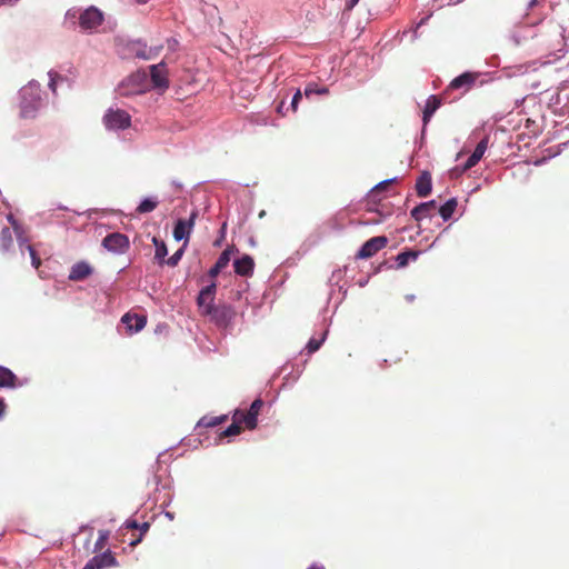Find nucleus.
I'll list each match as a JSON object with an SVG mask.
<instances>
[{"mask_svg": "<svg viewBox=\"0 0 569 569\" xmlns=\"http://www.w3.org/2000/svg\"><path fill=\"white\" fill-rule=\"evenodd\" d=\"M152 242L156 246L154 259H157L160 264H163L166 261L164 258L168 254L167 246L162 240L158 239L157 237L152 238Z\"/></svg>", "mask_w": 569, "mask_h": 569, "instance_id": "nucleus-25", "label": "nucleus"}, {"mask_svg": "<svg viewBox=\"0 0 569 569\" xmlns=\"http://www.w3.org/2000/svg\"><path fill=\"white\" fill-rule=\"evenodd\" d=\"M301 98H302L301 91L297 90L291 100V109L293 112H296L298 110V103L301 100Z\"/></svg>", "mask_w": 569, "mask_h": 569, "instance_id": "nucleus-37", "label": "nucleus"}, {"mask_svg": "<svg viewBox=\"0 0 569 569\" xmlns=\"http://www.w3.org/2000/svg\"><path fill=\"white\" fill-rule=\"evenodd\" d=\"M360 0H349L346 4L347 10L353 9Z\"/></svg>", "mask_w": 569, "mask_h": 569, "instance_id": "nucleus-41", "label": "nucleus"}, {"mask_svg": "<svg viewBox=\"0 0 569 569\" xmlns=\"http://www.w3.org/2000/svg\"><path fill=\"white\" fill-rule=\"evenodd\" d=\"M150 78L154 88L164 90L169 87L168 72L164 62L150 67Z\"/></svg>", "mask_w": 569, "mask_h": 569, "instance_id": "nucleus-12", "label": "nucleus"}, {"mask_svg": "<svg viewBox=\"0 0 569 569\" xmlns=\"http://www.w3.org/2000/svg\"><path fill=\"white\" fill-rule=\"evenodd\" d=\"M137 56H138V57H141V58H143V59H149V57H148V56H144L143 53H137Z\"/></svg>", "mask_w": 569, "mask_h": 569, "instance_id": "nucleus-48", "label": "nucleus"}, {"mask_svg": "<svg viewBox=\"0 0 569 569\" xmlns=\"http://www.w3.org/2000/svg\"><path fill=\"white\" fill-rule=\"evenodd\" d=\"M241 423L242 422L233 419V423L230 425L224 431H222L220 433V437H233L240 435V432L242 431Z\"/></svg>", "mask_w": 569, "mask_h": 569, "instance_id": "nucleus-28", "label": "nucleus"}, {"mask_svg": "<svg viewBox=\"0 0 569 569\" xmlns=\"http://www.w3.org/2000/svg\"><path fill=\"white\" fill-rule=\"evenodd\" d=\"M328 94L329 89L327 87L319 88L315 83H309L305 89V94L307 98H309L311 94Z\"/></svg>", "mask_w": 569, "mask_h": 569, "instance_id": "nucleus-29", "label": "nucleus"}, {"mask_svg": "<svg viewBox=\"0 0 569 569\" xmlns=\"http://www.w3.org/2000/svg\"><path fill=\"white\" fill-rule=\"evenodd\" d=\"M128 84H134L132 90L124 91L123 93H141L147 88V74L146 72H136L128 78Z\"/></svg>", "mask_w": 569, "mask_h": 569, "instance_id": "nucleus-19", "label": "nucleus"}, {"mask_svg": "<svg viewBox=\"0 0 569 569\" xmlns=\"http://www.w3.org/2000/svg\"><path fill=\"white\" fill-rule=\"evenodd\" d=\"M457 200L455 198H451L439 208V214L445 221H447L452 217L453 212L457 209Z\"/></svg>", "mask_w": 569, "mask_h": 569, "instance_id": "nucleus-24", "label": "nucleus"}, {"mask_svg": "<svg viewBox=\"0 0 569 569\" xmlns=\"http://www.w3.org/2000/svg\"><path fill=\"white\" fill-rule=\"evenodd\" d=\"M18 377L8 368L0 366V388L17 387Z\"/></svg>", "mask_w": 569, "mask_h": 569, "instance_id": "nucleus-22", "label": "nucleus"}, {"mask_svg": "<svg viewBox=\"0 0 569 569\" xmlns=\"http://www.w3.org/2000/svg\"><path fill=\"white\" fill-rule=\"evenodd\" d=\"M263 407V401L261 399H256L249 410L247 412L237 410L233 415V419L243 422L244 426L252 430L257 427L258 416L260 413L261 408Z\"/></svg>", "mask_w": 569, "mask_h": 569, "instance_id": "nucleus-4", "label": "nucleus"}, {"mask_svg": "<svg viewBox=\"0 0 569 569\" xmlns=\"http://www.w3.org/2000/svg\"><path fill=\"white\" fill-rule=\"evenodd\" d=\"M108 538H109V532L106 530H100L99 537L94 543L93 552L101 551L106 547Z\"/></svg>", "mask_w": 569, "mask_h": 569, "instance_id": "nucleus-30", "label": "nucleus"}, {"mask_svg": "<svg viewBox=\"0 0 569 569\" xmlns=\"http://www.w3.org/2000/svg\"><path fill=\"white\" fill-rule=\"evenodd\" d=\"M182 249L176 251L168 260L164 261V263H167L170 267L177 266L182 257Z\"/></svg>", "mask_w": 569, "mask_h": 569, "instance_id": "nucleus-35", "label": "nucleus"}, {"mask_svg": "<svg viewBox=\"0 0 569 569\" xmlns=\"http://www.w3.org/2000/svg\"><path fill=\"white\" fill-rule=\"evenodd\" d=\"M231 250V248H227L221 252L213 267L209 270L210 277H217L220 273V271L228 266L230 261Z\"/></svg>", "mask_w": 569, "mask_h": 569, "instance_id": "nucleus-21", "label": "nucleus"}, {"mask_svg": "<svg viewBox=\"0 0 569 569\" xmlns=\"http://www.w3.org/2000/svg\"><path fill=\"white\" fill-rule=\"evenodd\" d=\"M20 114L22 118H33L41 106V90L39 84L29 83L20 90Z\"/></svg>", "mask_w": 569, "mask_h": 569, "instance_id": "nucleus-1", "label": "nucleus"}, {"mask_svg": "<svg viewBox=\"0 0 569 569\" xmlns=\"http://www.w3.org/2000/svg\"><path fill=\"white\" fill-rule=\"evenodd\" d=\"M216 283L204 287L199 292L197 298V303L200 309L201 315L207 316L211 309L214 307V296H216Z\"/></svg>", "mask_w": 569, "mask_h": 569, "instance_id": "nucleus-9", "label": "nucleus"}, {"mask_svg": "<svg viewBox=\"0 0 569 569\" xmlns=\"http://www.w3.org/2000/svg\"><path fill=\"white\" fill-rule=\"evenodd\" d=\"M259 217H264V211H261Z\"/></svg>", "mask_w": 569, "mask_h": 569, "instance_id": "nucleus-52", "label": "nucleus"}, {"mask_svg": "<svg viewBox=\"0 0 569 569\" xmlns=\"http://www.w3.org/2000/svg\"><path fill=\"white\" fill-rule=\"evenodd\" d=\"M480 160L478 158H475V154H471L466 164H465V169H471L472 167H475Z\"/></svg>", "mask_w": 569, "mask_h": 569, "instance_id": "nucleus-39", "label": "nucleus"}, {"mask_svg": "<svg viewBox=\"0 0 569 569\" xmlns=\"http://www.w3.org/2000/svg\"><path fill=\"white\" fill-rule=\"evenodd\" d=\"M49 88L52 90L53 93L57 91V83L58 81H62L63 77H61L59 73L50 71L49 72Z\"/></svg>", "mask_w": 569, "mask_h": 569, "instance_id": "nucleus-33", "label": "nucleus"}, {"mask_svg": "<svg viewBox=\"0 0 569 569\" xmlns=\"http://www.w3.org/2000/svg\"><path fill=\"white\" fill-rule=\"evenodd\" d=\"M432 181L431 174L428 171L421 173L416 182V192L419 197H427L431 193Z\"/></svg>", "mask_w": 569, "mask_h": 569, "instance_id": "nucleus-18", "label": "nucleus"}, {"mask_svg": "<svg viewBox=\"0 0 569 569\" xmlns=\"http://www.w3.org/2000/svg\"><path fill=\"white\" fill-rule=\"evenodd\" d=\"M121 322L126 326L129 333L139 332L147 325V318L137 313H126L121 318Z\"/></svg>", "mask_w": 569, "mask_h": 569, "instance_id": "nucleus-14", "label": "nucleus"}, {"mask_svg": "<svg viewBox=\"0 0 569 569\" xmlns=\"http://www.w3.org/2000/svg\"><path fill=\"white\" fill-rule=\"evenodd\" d=\"M127 527L132 528V529H138L139 525L137 523V521L133 520V521L127 522Z\"/></svg>", "mask_w": 569, "mask_h": 569, "instance_id": "nucleus-44", "label": "nucleus"}, {"mask_svg": "<svg viewBox=\"0 0 569 569\" xmlns=\"http://www.w3.org/2000/svg\"><path fill=\"white\" fill-rule=\"evenodd\" d=\"M28 251H29V254H30V258H31V264L36 269H39V267L41 266V259L38 256L37 251L34 250V248L31 244H28Z\"/></svg>", "mask_w": 569, "mask_h": 569, "instance_id": "nucleus-34", "label": "nucleus"}, {"mask_svg": "<svg viewBox=\"0 0 569 569\" xmlns=\"http://www.w3.org/2000/svg\"><path fill=\"white\" fill-rule=\"evenodd\" d=\"M140 540H141V538H139V539H137V540L132 541L130 545H131V546H136Z\"/></svg>", "mask_w": 569, "mask_h": 569, "instance_id": "nucleus-49", "label": "nucleus"}, {"mask_svg": "<svg viewBox=\"0 0 569 569\" xmlns=\"http://www.w3.org/2000/svg\"><path fill=\"white\" fill-rule=\"evenodd\" d=\"M488 143H489V138L488 137H485L483 139H481L479 141V143L477 144L475 151L472 152V154H475V158H478L479 160L483 157L487 148H488Z\"/></svg>", "mask_w": 569, "mask_h": 569, "instance_id": "nucleus-32", "label": "nucleus"}, {"mask_svg": "<svg viewBox=\"0 0 569 569\" xmlns=\"http://www.w3.org/2000/svg\"><path fill=\"white\" fill-rule=\"evenodd\" d=\"M103 13L96 7L84 10L79 17V24L83 30H92L101 26Z\"/></svg>", "mask_w": 569, "mask_h": 569, "instance_id": "nucleus-7", "label": "nucleus"}, {"mask_svg": "<svg viewBox=\"0 0 569 569\" xmlns=\"http://www.w3.org/2000/svg\"><path fill=\"white\" fill-rule=\"evenodd\" d=\"M234 272L241 277H250L253 273L254 261L249 254L242 256L233 262Z\"/></svg>", "mask_w": 569, "mask_h": 569, "instance_id": "nucleus-16", "label": "nucleus"}, {"mask_svg": "<svg viewBox=\"0 0 569 569\" xmlns=\"http://www.w3.org/2000/svg\"><path fill=\"white\" fill-rule=\"evenodd\" d=\"M381 221V219H376V218H372V219H368V223H379Z\"/></svg>", "mask_w": 569, "mask_h": 569, "instance_id": "nucleus-47", "label": "nucleus"}, {"mask_svg": "<svg viewBox=\"0 0 569 569\" xmlns=\"http://www.w3.org/2000/svg\"><path fill=\"white\" fill-rule=\"evenodd\" d=\"M103 123L108 130H123L131 126V117L124 110L108 109L103 116Z\"/></svg>", "mask_w": 569, "mask_h": 569, "instance_id": "nucleus-2", "label": "nucleus"}, {"mask_svg": "<svg viewBox=\"0 0 569 569\" xmlns=\"http://www.w3.org/2000/svg\"><path fill=\"white\" fill-rule=\"evenodd\" d=\"M11 227H3L0 232V251L8 252L13 246Z\"/></svg>", "mask_w": 569, "mask_h": 569, "instance_id": "nucleus-23", "label": "nucleus"}, {"mask_svg": "<svg viewBox=\"0 0 569 569\" xmlns=\"http://www.w3.org/2000/svg\"><path fill=\"white\" fill-rule=\"evenodd\" d=\"M322 340L323 339H320V340L315 339V338L310 339L307 345V349H308L309 353L316 352L321 347Z\"/></svg>", "mask_w": 569, "mask_h": 569, "instance_id": "nucleus-36", "label": "nucleus"}, {"mask_svg": "<svg viewBox=\"0 0 569 569\" xmlns=\"http://www.w3.org/2000/svg\"><path fill=\"white\" fill-rule=\"evenodd\" d=\"M150 525L148 522H143L141 526H139V529L141 530V533H144L149 530Z\"/></svg>", "mask_w": 569, "mask_h": 569, "instance_id": "nucleus-42", "label": "nucleus"}, {"mask_svg": "<svg viewBox=\"0 0 569 569\" xmlns=\"http://www.w3.org/2000/svg\"><path fill=\"white\" fill-rule=\"evenodd\" d=\"M137 1H138V2H140V3H146V2H148V0H137Z\"/></svg>", "mask_w": 569, "mask_h": 569, "instance_id": "nucleus-51", "label": "nucleus"}, {"mask_svg": "<svg viewBox=\"0 0 569 569\" xmlns=\"http://www.w3.org/2000/svg\"><path fill=\"white\" fill-rule=\"evenodd\" d=\"M417 257V251H405L397 256L396 261L399 268H403L408 264L409 260H415Z\"/></svg>", "mask_w": 569, "mask_h": 569, "instance_id": "nucleus-27", "label": "nucleus"}, {"mask_svg": "<svg viewBox=\"0 0 569 569\" xmlns=\"http://www.w3.org/2000/svg\"><path fill=\"white\" fill-rule=\"evenodd\" d=\"M118 566L112 551L107 550L92 557L82 569H107Z\"/></svg>", "mask_w": 569, "mask_h": 569, "instance_id": "nucleus-10", "label": "nucleus"}, {"mask_svg": "<svg viewBox=\"0 0 569 569\" xmlns=\"http://www.w3.org/2000/svg\"><path fill=\"white\" fill-rule=\"evenodd\" d=\"M158 206V201L152 198L143 199L140 204L137 207V212L140 214L149 213L153 211Z\"/></svg>", "mask_w": 569, "mask_h": 569, "instance_id": "nucleus-26", "label": "nucleus"}, {"mask_svg": "<svg viewBox=\"0 0 569 569\" xmlns=\"http://www.w3.org/2000/svg\"><path fill=\"white\" fill-rule=\"evenodd\" d=\"M360 0H349L346 4L347 10L353 9Z\"/></svg>", "mask_w": 569, "mask_h": 569, "instance_id": "nucleus-40", "label": "nucleus"}, {"mask_svg": "<svg viewBox=\"0 0 569 569\" xmlns=\"http://www.w3.org/2000/svg\"><path fill=\"white\" fill-rule=\"evenodd\" d=\"M436 209H437L436 200L422 202L411 210V217L416 221H421L425 218H431L435 214Z\"/></svg>", "mask_w": 569, "mask_h": 569, "instance_id": "nucleus-15", "label": "nucleus"}, {"mask_svg": "<svg viewBox=\"0 0 569 569\" xmlns=\"http://www.w3.org/2000/svg\"><path fill=\"white\" fill-rule=\"evenodd\" d=\"M393 181H395V179H389V180L381 181L371 190V192H377V191L385 190Z\"/></svg>", "mask_w": 569, "mask_h": 569, "instance_id": "nucleus-38", "label": "nucleus"}, {"mask_svg": "<svg viewBox=\"0 0 569 569\" xmlns=\"http://www.w3.org/2000/svg\"><path fill=\"white\" fill-rule=\"evenodd\" d=\"M283 106H284V102H283V101H281V102H280V104L277 107V111H278V113H280V114H282V116H284V113H283V111H282V110H283Z\"/></svg>", "mask_w": 569, "mask_h": 569, "instance_id": "nucleus-45", "label": "nucleus"}, {"mask_svg": "<svg viewBox=\"0 0 569 569\" xmlns=\"http://www.w3.org/2000/svg\"><path fill=\"white\" fill-rule=\"evenodd\" d=\"M388 243L385 236L373 237L367 240L357 253L358 259H368L375 256L378 251L383 249Z\"/></svg>", "mask_w": 569, "mask_h": 569, "instance_id": "nucleus-6", "label": "nucleus"}, {"mask_svg": "<svg viewBox=\"0 0 569 569\" xmlns=\"http://www.w3.org/2000/svg\"><path fill=\"white\" fill-rule=\"evenodd\" d=\"M407 298H408V300H410V301H412V300L415 299V297H413V296H408Z\"/></svg>", "mask_w": 569, "mask_h": 569, "instance_id": "nucleus-50", "label": "nucleus"}, {"mask_svg": "<svg viewBox=\"0 0 569 569\" xmlns=\"http://www.w3.org/2000/svg\"><path fill=\"white\" fill-rule=\"evenodd\" d=\"M210 320L213 321L218 327H227L234 317V311L230 306L219 305L214 306L213 309L207 315Z\"/></svg>", "mask_w": 569, "mask_h": 569, "instance_id": "nucleus-8", "label": "nucleus"}, {"mask_svg": "<svg viewBox=\"0 0 569 569\" xmlns=\"http://www.w3.org/2000/svg\"><path fill=\"white\" fill-rule=\"evenodd\" d=\"M227 420V416L223 415V416H220V417H211V418H202L200 423L206 426V427H216L218 425H221L222 422H224Z\"/></svg>", "mask_w": 569, "mask_h": 569, "instance_id": "nucleus-31", "label": "nucleus"}, {"mask_svg": "<svg viewBox=\"0 0 569 569\" xmlns=\"http://www.w3.org/2000/svg\"><path fill=\"white\" fill-rule=\"evenodd\" d=\"M177 44V40H173V43H171V47H174Z\"/></svg>", "mask_w": 569, "mask_h": 569, "instance_id": "nucleus-53", "label": "nucleus"}, {"mask_svg": "<svg viewBox=\"0 0 569 569\" xmlns=\"http://www.w3.org/2000/svg\"><path fill=\"white\" fill-rule=\"evenodd\" d=\"M479 76L480 73L478 72H463L449 83L443 96L448 94L452 90H462V93L469 91L476 84Z\"/></svg>", "mask_w": 569, "mask_h": 569, "instance_id": "nucleus-5", "label": "nucleus"}, {"mask_svg": "<svg viewBox=\"0 0 569 569\" xmlns=\"http://www.w3.org/2000/svg\"><path fill=\"white\" fill-rule=\"evenodd\" d=\"M441 106V98L438 96H430L426 102L425 109H423V124L426 126L433 113L437 111V109Z\"/></svg>", "mask_w": 569, "mask_h": 569, "instance_id": "nucleus-20", "label": "nucleus"}, {"mask_svg": "<svg viewBox=\"0 0 569 569\" xmlns=\"http://www.w3.org/2000/svg\"><path fill=\"white\" fill-rule=\"evenodd\" d=\"M177 44V40H173V43H171V47H174Z\"/></svg>", "mask_w": 569, "mask_h": 569, "instance_id": "nucleus-54", "label": "nucleus"}, {"mask_svg": "<svg viewBox=\"0 0 569 569\" xmlns=\"http://www.w3.org/2000/svg\"><path fill=\"white\" fill-rule=\"evenodd\" d=\"M91 273V266L86 261H80L72 266L69 273V279L72 281H81L87 279Z\"/></svg>", "mask_w": 569, "mask_h": 569, "instance_id": "nucleus-17", "label": "nucleus"}, {"mask_svg": "<svg viewBox=\"0 0 569 569\" xmlns=\"http://www.w3.org/2000/svg\"><path fill=\"white\" fill-rule=\"evenodd\" d=\"M4 410H6L4 400L0 398V418L3 416Z\"/></svg>", "mask_w": 569, "mask_h": 569, "instance_id": "nucleus-43", "label": "nucleus"}, {"mask_svg": "<svg viewBox=\"0 0 569 569\" xmlns=\"http://www.w3.org/2000/svg\"><path fill=\"white\" fill-rule=\"evenodd\" d=\"M102 247L114 254H123L130 248V240L127 234L112 232L102 240Z\"/></svg>", "mask_w": 569, "mask_h": 569, "instance_id": "nucleus-3", "label": "nucleus"}, {"mask_svg": "<svg viewBox=\"0 0 569 569\" xmlns=\"http://www.w3.org/2000/svg\"><path fill=\"white\" fill-rule=\"evenodd\" d=\"M7 220L11 224V228H12L14 234H16V238H17V241H18L20 250L22 252H23V249L28 250V244H31L30 243V238H29V234H28V230L22 224H20L13 218L12 214H8L7 216Z\"/></svg>", "mask_w": 569, "mask_h": 569, "instance_id": "nucleus-13", "label": "nucleus"}, {"mask_svg": "<svg viewBox=\"0 0 569 569\" xmlns=\"http://www.w3.org/2000/svg\"><path fill=\"white\" fill-rule=\"evenodd\" d=\"M308 569H325V567H323V566H320V565H316V563H313V565H311Z\"/></svg>", "mask_w": 569, "mask_h": 569, "instance_id": "nucleus-46", "label": "nucleus"}, {"mask_svg": "<svg viewBox=\"0 0 569 569\" xmlns=\"http://www.w3.org/2000/svg\"><path fill=\"white\" fill-rule=\"evenodd\" d=\"M197 216L198 212L192 211L188 220L179 219L176 222V226L173 228V238L177 241L189 238V234L193 229Z\"/></svg>", "mask_w": 569, "mask_h": 569, "instance_id": "nucleus-11", "label": "nucleus"}]
</instances>
